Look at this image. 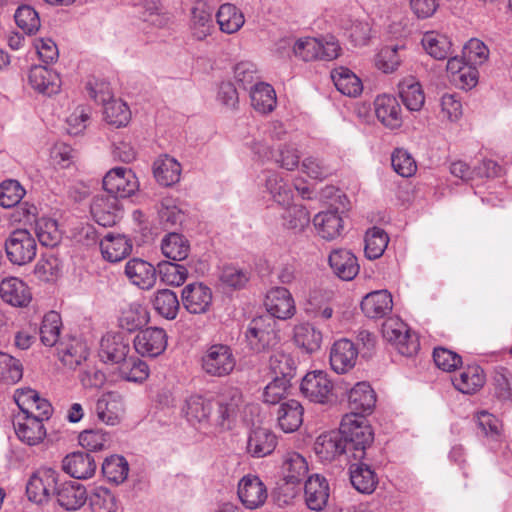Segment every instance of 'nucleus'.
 I'll return each instance as SVG.
<instances>
[{
	"instance_id": "f257e3e1",
	"label": "nucleus",
	"mask_w": 512,
	"mask_h": 512,
	"mask_svg": "<svg viewBox=\"0 0 512 512\" xmlns=\"http://www.w3.org/2000/svg\"><path fill=\"white\" fill-rule=\"evenodd\" d=\"M241 403V391L236 387H229L216 400L206 399L201 395H191L186 399L183 411L189 422L200 423L208 420L213 409L216 408L215 423L222 428L230 429Z\"/></svg>"
},
{
	"instance_id": "f03ea898",
	"label": "nucleus",
	"mask_w": 512,
	"mask_h": 512,
	"mask_svg": "<svg viewBox=\"0 0 512 512\" xmlns=\"http://www.w3.org/2000/svg\"><path fill=\"white\" fill-rule=\"evenodd\" d=\"M339 432L345 444L347 456L354 460H364L367 448L374 440L372 427L361 415H345L340 423Z\"/></svg>"
},
{
	"instance_id": "7ed1b4c3",
	"label": "nucleus",
	"mask_w": 512,
	"mask_h": 512,
	"mask_svg": "<svg viewBox=\"0 0 512 512\" xmlns=\"http://www.w3.org/2000/svg\"><path fill=\"white\" fill-rule=\"evenodd\" d=\"M278 322L271 315L254 317L245 332L248 348L255 353L268 352L280 342Z\"/></svg>"
},
{
	"instance_id": "20e7f679",
	"label": "nucleus",
	"mask_w": 512,
	"mask_h": 512,
	"mask_svg": "<svg viewBox=\"0 0 512 512\" xmlns=\"http://www.w3.org/2000/svg\"><path fill=\"white\" fill-rule=\"evenodd\" d=\"M202 371L210 376L222 378L235 369L236 357L229 345L216 343L206 347L200 357Z\"/></svg>"
},
{
	"instance_id": "39448f33",
	"label": "nucleus",
	"mask_w": 512,
	"mask_h": 512,
	"mask_svg": "<svg viewBox=\"0 0 512 512\" xmlns=\"http://www.w3.org/2000/svg\"><path fill=\"white\" fill-rule=\"evenodd\" d=\"M4 246L7 259L13 265H26L32 262L37 254L36 239L27 229L11 231Z\"/></svg>"
},
{
	"instance_id": "423d86ee",
	"label": "nucleus",
	"mask_w": 512,
	"mask_h": 512,
	"mask_svg": "<svg viewBox=\"0 0 512 512\" xmlns=\"http://www.w3.org/2000/svg\"><path fill=\"white\" fill-rule=\"evenodd\" d=\"M59 472L50 467L37 469L26 484V494L30 501L43 504L55 496L59 487Z\"/></svg>"
},
{
	"instance_id": "0eeeda50",
	"label": "nucleus",
	"mask_w": 512,
	"mask_h": 512,
	"mask_svg": "<svg viewBox=\"0 0 512 512\" xmlns=\"http://www.w3.org/2000/svg\"><path fill=\"white\" fill-rule=\"evenodd\" d=\"M300 391L311 402L330 404L336 401L333 382L323 371L308 372L302 379Z\"/></svg>"
},
{
	"instance_id": "6e6552de",
	"label": "nucleus",
	"mask_w": 512,
	"mask_h": 512,
	"mask_svg": "<svg viewBox=\"0 0 512 512\" xmlns=\"http://www.w3.org/2000/svg\"><path fill=\"white\" fill-rule=\"evenodd\" d=\"M383 336L393 345L398 352L406 357H412L420 349L418 336L407 328L406 324L398 320L390 319L383 324Z\"/></svg>"
},
{
	"instance_id": "1a4fd4ad",
	"label": "nucleus",
	"mask_w": 512,
	"mask_h": 512,
	"mask_svg": "<svg viewBox=\"0 0 512 512\" xmlns=\"http://www.w3.org/2000/svg\"><path fill=\"white\" fill-rule=\"evenodd\" d=\"M138 187L134 172L126 167H115L108 171L103 178V188L107 195H114L117 200L130 197Z\"/></svg>"
},
{
	"instance_id": "9d476101",
	"label": "nucleus",
	"mask_w": 512,
	"mask_h": 512,
	"mask_svg": "<svg viewBox=\"0 0 512 512\" xmlns=\"http://www.w3.org/2000/svg\"><path fill=\"white\" fill-rule=\"evenodd\" d=\"M21 412L22 415L16 416L13 421L17 437L29 446L39 444L46 436L43 421L34 417V412L29 408H22Z\"/></svg>"
},
{
	"instance_id": "9b49d317",
	"label": "nucleus",
	"mask_w": 512,
	"mask_h": 512,
	"mask_svg": "<svg viewBox=\"0 0 512 512\" xmlns=\"http://www.w3.org/2000/svg\"><path fill=\"white\" fill-rule=\"evenodd\" d=\"M133 344L136 352L141 356L155 358L166 350V331L159 327L140 330L135 336Z\"/></svg>"
},
{
	"instance_id": "f8f14e48",
	"label": "nucleus",
	"mask_w": 512,
	"mask_h": 512,
	"mask_svg": "<svg viewBox=\"0 0 512 512\" xmlns=\"http://www.w3.org/2000/svg\"><path fill=\"white\" fill-rule=\"evenodd\" d=\"M212 290L202 282L186 285L181 292L183 307L191 314L206 313L212 305Z\"/></svg>"
},
{
	"instance_id": "ddd939ff",
	"label": "nucleus",
	"mask_w": 512,
	"mask_h": 512,
	"mask_svg": "<svg viewBox=\"0 0 512 512\" xmlns=\"http://www.w3.org/2000/svg\"><path fill=\"white\" fill-rule=\"evenodd\" d=\"M129 351V339L121 333H107L100 341L99 357L105 363L122 364Z\"/></svg>"
},
{
	"instance_id": "4468645a",
	"label": "nucleus",
	"mask_w": 512,
	"mask_h": 512,
	"mask_svg": "<svg viewBox=\"0 0 512 512\" xmlns=\"http://www.w3.org/2000/svg\"><path fill=\"white\" fill-rule=\"evenodd\" d=\"M264 304L267 310L265 315H271L275 320L291 318L295 313L292 295L284 287H275L269 290Z\"/></svg>"
},
{
	"instance_id": "2eb2a0df",
	"label": "nucleus",
	"mask_w": 512,
	"mask_h": 512,
	"mask_svg": "<svg viewBox=\"0 0 512 512\" xmlns=\"http://www.w3.org/2000/svg\"><path fill=\"white\" fill-rule=\"evenodd\" d=\"M238 497L247 509L262 506L267 499V489L258 476L246 475L238 483Z\"/></svg>"
},
{
	"instance_id": "dca6fc26",
	"label": "nucleus",
	"mask_w": 512,
	"mask_h": 512,
	"mask_svg": "<svg viewBox=\"0 0 512 512\" xmlns=\"http://www.w3.org/2000/svg\"><path fill=\"white\" fill-rule=\"evenodd\" d=\"M90 212L94 221L103 227H111L119 218V200L114 195H96L90 205Z\"/></svg>"
},
{
	"instance_id": "f3484780",
	"label": "nucleus",
	"mask_w": 512,
	"mask_h": 512,
	"mask_svg": "<svg viewBox=\"0 0 512 512\" xmlns=\"http://www.w3.org/2000/svg\"><path fill=\"white\" fill-rule=\"evenodd\" d=\"M349 415H369L376 405V393L368 382H358L348 393Z\"/></svg>"
},
{
	"instance_id": "a211bd4d",
	"label": "nucleus",
	"mask_w": 512,
	"mask_h": 512,
	"mask_svg": "<svg viewBox=\"0 0 512 512\" xmlns=\"http://www.w3.org/2000/svg\"><path fill=\"white\" fill-rule=\"evenodd\" d=\"M329 495V484L324 476L313 474L308 477L304 486V497L310 510L322 511L327 505Z\"/></svg>"
},
{
	"instance_id": "6ab92c4d",
	"label": "nucleus",
	"mask_w": 512,
	"mask_h": 512,
	"mask_svg": "<svg viewBox=\"0 0 512 512\" xmlns=\"http://www.w3.org/2000/svg\"><path fill=\"white\" fill-rule=\"evenodd\" d=\"M124 273L133 285L143 290L151 289L157 280V269L140 258L130 259L125 265Z\"/></svg>"
},
{
	"instance_id": "aec40b11",
	"label": "nucleus",
	"mask_w": 512,
	"mask_h": 512,
	"mask_svg": "<svg viewBox=\"0 0 512 512\" xmlns=\"http://www.w3.org/2000/svg\"><path fill=\"white\" fill-rule=\"evenodd\" d=\"M96 460L90 453L77 451L68 454L62 461V469L75 479H88L95 474Z\"/></svg>"
},
{
	"instance_id": "412c9836",
	"label": "nucleus",
	"mask_w": 512,
	"mask_h": 512,
	"mask_svg": "<svg viewBox=\"0 0 512 512\" xmlns=\"http://www.w3.org/2000/svg\"><path fill=\"white\" fill-rule=\"evenodd\" d=\"M28 81L34 90L49 96L58 93L61 87L59 74L42 65H34L30 68Z\"/></svg>"
},
{
	"instance_id": "4be33fe9",
	"label": "nucleus",
	"mask_w": 512,
	"mask_h": 512,
	"mask_svg": "<svg viewBox=\"0 0 512 512\" xmlns=\"http://www.w3.org/2000/svg\"><path fill=\"white\" fill-rule=\"evenodd\" d=\"M356 345L346 339L336 341L330 351V364L337 373H345L352 369L358 356Z\"/></svg>"
},
{
	"instance_id": "5701e85b",
	"label": "nucleus",
	"mask_w": 512,
	"mask_h": 512,
	"mask_svg": "<svg viewBox=\"0 0 512 512\" xmlns=\"http://www.w3.org/2000/svg\"><path fill=\"white\" fill-rule=\"evenodd\" d=\"M55 497L58 504L69 511L80 509L88 500L85 486L77 481L60 483Z\"/></svg>"
},
{
	"instance_id": "b1692460",
	"label": "nucleus",
	"mask_w": 512,
	"mask_h": 512,
	"mask_svg": "<svg viewBox=\"0 0 512 512\" xmlns=\"http://www.w3.org/2000/svg\"><path fill=\"white\" fill-rule=\"evenodd\" d=\"M377 119L389 129H397L402 125L401 106L396 97L380 95L374 101Z\"/></svg>"
},
{
	"instance_id": "393cba45",
	"label": "nucleus",
	"mask_w": 512,
	"mask_h": 512,
	"mask_svg": "<svg viewBox=\"0 0 512 512\" xmlns=\"http://www.w3.org/2000/svg\"><path fill=\"white\" fill-rule=\"evenodd\" d=\"M2 300L14 307H26L32 300L29 287L17 277L5 278L0 283Z\"/></svg>"
},
{
	"instance_id": "a878e982",
	"label": "nucleus",
	"mask_w": 512,
	"mask_h": 512,
	"mask_svg": "<svg viewBox=\"0 0 512 512\" xmlns=\"http://www.w3.org/2000/svg\"><path fill=\"white\" fill-rule=\"evenodd\" d=\"M314 451L322 461L331 462L337 457L346 454L342 434L338 430H332L321 434L314 443Z\"/></svg>"
},
{
	"instance_id": "bb28decb",
	"label": "nucleus",
	"mask_w": 512,
	"mask_h": 512,
	"mask_svg": "<svg viewBox=\"0 0 512 512\" xmlns=\"http://www.w3.org/2000/svg\"><path fill=\"white\" fill-rule=\"evenodd\" d=\"M277 436L269 429L257 427L251 430L247 440V453L253 458H262L273 453Z\"/></svg>"
},
{
	"instance_id": "cd10ccee",
	"label": "nucleus",
	"mask_w": 512,
	"mask_h": 512,
	"mask_svg": "<svg viewBox=\"0 0 512 512\" xmlns=\"http://www.w3.org/2000/svg\"><path fill=\"white\" fill-rule=\"evenodd\" d=\"M356 461L349 466L350 482L359 493L372 494L378 485V476L369 464Z\"/></svg>"
},
{
	"instance_id": "c85d7f7f",
	"label": "nucleus",
	"mask_w": 512,
	"mask_h": 512,
	"mask_svg": "<svg viewBox=\"0 0 512 512\" xmlns=\"http://www.w3.org/2000/svg\"><path fill=\"white\" fill-rule=\"evenodd\" d=\"M329 265L333 272L345 281L354 279L360 269L357 257L346 249L332 251L329 255Z\"/></svg>"
},
{
	"instance_id": "c756f323",
	"label": "nucleus",
	"mask_w": 512,
	"mask_h": 512,
	"mask_svg": "<svg viewBox=\"0 0 512 512\" xmlns=\"http://www.w3.org/2000/svg\"><path fill=\"white\" fill-rule=\"evenodd\" d=\"M360 307L368 318H383L392 310V295L387 290L373 291L362 299Z\"/></svg>"
},
{
	"instance_id": "7c9ffc66",
	"label": "nucleus",
	"mask_w": 512,
	"mask_h": 512,
	"mask_svg": "<svg viewBox=\"0 0 512 512\" xmlns=\"http://www.w3.org/2000/svg\"><path fill=\"white\" fill-rule=\"evenodd\" d=\"M213 9L204 1H197L191 9V31L194 39L203 41L213 28Z\"/></svg>"
},
{
	"instance_id": "2f4dec72",
	"label": "nucleus",
	"mask_w": 512,
	"mask_h": 512,
	"mask_svg": "<svg viewBox=\"0 0 512 512\" xmlns=\"http://www.w3.org/2000/svg\"><path fill=\"white\" fill-rule=\"evenodd\" d=\"M103 258L109 262H119L132 251L131 240L124 235L106 234L100 241Z\"/></svg>"
},
{
	"instance_id": "473e14b6",
	"label": "nucleus",
	"mask_w": 512,
	"mask_h": 512,
	"mask_svg": "<svg viewBox=\"0 0 512 512\" xmlns=\"http://www.w3.org/2000/svg\"><path fill=\"white\" fill-rule=\"evenodd\" d=\"M303 414L304 408L299 401L295 399L284 401L278 408V425L285 433H292L303 423Z\"/></svg>"
},
{
	"instance_id": "72a5a7b5",
	"label": "nucleus",
	"mask_w": 512,
	"mask_h": 512,
	"mask_svg": "<svg viewBox=\"0 0 512 512\" xmlns=\"http://www.w3.org/2000/svg\"><path fill=\"white\" fill-rule=\"evenodd\" d=\"M150 303L155 312L167 320L176 319L180 310L177 294L168 288L155 291L150 298Z\"/></svg>"
},
{
	"instance_id": "f704fd0d",
	"label": "nucleus",
	"mask_w": 512,
	"mask_h": 512,
	"mask_svg": "<svg viewBox=\"0 0 512 512\" xmlns=\"http://www.w3.org/2000/svg\"><path fill=\"white\" fill-rule=\"evenodd\" d=\"M265 187L272 199L282 207L289 206L293 201L294 192L290 184L276 171L266 170Z\"/></svg>"
},
{
	"instance_id": "c9c22d12",
	"label": "nucleus",
	"mask_w": 512,
	"mask_h": 512,
	"mask_svg": "<svg viewBox=\"0 0 512 512\" xmlns=\"http://www.w3.org/2000/svg\"><path fill=\"white\" fill-rule=\"evenodd\" d=\"M153 174L160 185L170 187L180 180L181 165L169 155H163L154 161Z\"/></svg>"
},
{
	"instance_id": "e433bc0d",
	"label": "nucleus",
	"mask_w": 512,
	"mask_h": 512,
	"mask_svg": "<svg viewBox=\"0 0 512 512\" xmlns=\"http://www.w3.org/2000/svg\"><path fill=\"white\" fill-rule=\"evenodd\" d=\"M398 94L409 111H419L425 102L421 84L415 77H407L398 83Z\"/></svg>"
},
{
	"instance_id": "4c0bfd02",
	"label": "nucleus",
	"mask_w": 512,
	"mask_h": 512,
	"mask_svg": "<svg viewBox=\"0 0 512 512\" xmlns=\"http://www.w3.org/2000/svg\"><path fill=\"white\" fill-rule=\"evenodd\" d=\"M313 224L317 233L326 240H333L343 231V219L336 210L322 211L315 215Z\"/></svg>"
},
{
	"instance_id": "58836bf2",
	"label": "nucleus",
	"mask_w": 512,
	"mask_h": 512,
	"mask_svg": "<svg viewBox=\"0 0 512 512\" xmlns=\"http://www.w3.org/2000/svg\"><path fill=\"white\" fill-rule=\"evenodd\" d=\"M15 401L22 408H29L34 412V417L41 421L48 420L53 412L52 405L46 400L40 398L35 390L27 389L15 397Z\"/></svg>"
},
{
	"instance_id": "ea45409f",
	"label": "nucleus",
	"mask_w": 512,
	"mask_h": 512,
	"mask_svg": "<svg viewBox=\"0 0 512 512\" xmlns=\"http://www.w3.org/2000/svg\"><path fill=\"white\" fill-rule=\"evenodd\" d=\"M295 344L308 354L317 352L321 348L322 332L312 324L302 323L294 327Z\"/></svg>"
},
{
	"instance_id": "a19ab883",
	"label": "nucleus",
	"mask_w": 512,
	"mask_h": 512,
	"mask_svg": "<svg viewBox=\"0 0 512 512\" xmlns=\"http://www.w3.org/2000/svg\"><path fill=\"white\" fill-rule=\"evenodd\" d=\"M308 463L298 452H287L283 458L282 471L288 484H299L308 473Z\"/></svg>"
},
{
	"instance_id": "79ce46f5",
	"label": "nucleus",
	"mask_w": 512,
	"mask_h": 512,
	"mask_svg": "<svg viewBox=\"0 0 512 512\" xmlns=\"http://www.w3.org/2000/svg\"><path fill=\"white\" fill-rule=\"evenodd\" d=\"M454 387L463 394L477 392L485 383V375L478 365L466 367L459 376L452 379Z\"/></svg>"
},
{
	"instance_id": "37998d69",
	"label": "nucleus",
	"mask_w": 512,
	"mask_h": 512,
	"mask_svg": "<svg viewBox=\"0 0 512 512\" xmlns=\"http://www.w3.org/2000/svg\"><path fill=\"white\" fill-rule=\"evenodd\" d=\"M57 352L61 362L70 369L81 365L88 356L86 344L76 338H72L67 343L60 342L57 345Z\"/></svg>"
},
{
	"instance_id": "c03bdc74",
	"label": "nucleus",
	"mask_w": 512,
	"mask_h": 512,
	"mask_svg": "<svg viewBox=\"0 0 512 512\" xmlns=\"http://www.w3.org/2000/svg\"><path fill=\"white\" fill-rule=\"evenodd\" d=\"M161 250L166 258L173 261H182L189 255L190 243L184 235L170 232L162 239Z\"/></svg>"
},
{
	"instance_id": "a18cd8bd",
	"label": "nucleus",
	"mask_w": 512,
	"mask_h": 512,
	"mask_svg": "<svg viewBox=\"0 0 512 512\" xmlns=\"http://www.w3.org/2000/svg\"><path fill=\"white\" fill-rule=\"evenodd\" d=\"M331 78L335 87L343 95L358 96L363 89L362 82L350 69L339 67L331 72Z\"/></svg>"
},
{
	"instance_id": "49530a36",
	"label": "nucleus",
	"mask_w": 512,
	"mask_h": 512,
	"mask_svg": "<svg viewBox=\"0 0 512 512\" xmlns=\"http://www.w3.org/2000/svg\"><path fill=\"white\" fill-rule=\"evenodd\" d=\"M425 51L437 60H444L452 54L450 39L435 31L426 32L422 38Z\"/></svg>"
},
{
	"instance_id": "de8ad7c7",
	"label": "nucleus",
	"mask_w": 512,
	"mask_h": 512,
	"mask_svg": "<svg viewBox=\"0 0 512 512\" xmlns=\"http://www.w3.org/2000/svg\"><path fill=\"white\" fill-rule=\"evenodd\" d=\"M250 90L251 104L260 113L271 112L276 105V95L273 87L267 83L259 82Z\"/></svg>"
},
{
	"instance_id": "09e8293b",
	"label": "nucleus",
	"mask_w": 512,
	"mask_h": 512,
	"mask_svg": "<svg viewBox=\"0 0 512 512\" xmlns=\"http://www.w3.org/2000/svg\"><path fill=\"white\" fill-rule=\"evenodd\" d=\"M216 18L220 29L228 34L237 32L245 22L242 12L230 3L220 6Z\"/></svg>"
},
{
	"instance_id": "8fccbe9b",
	"label": "nucleus",
	"mask_w": 512,
	"mask_h": 512,
	"mask_svg": "<svg viewBox=\"0 0 512 512\" xmlns=\"http://www.w3.org/2000/svg\"><path fill=\"white\" fill-rule=\"evenodd\" d=\"M158 215L160 223L165 230L181 226L186 218L184 212L171 197H165L161 200Z\"/></svg>"
},
{
	"instance_id": "3c124183",
	"label": "nucleus",
	"mask_w": 512,
	"mask_h": 512,
	"mask_svg": "<svg viewBox=\"0 0 512 512\" xmlns=\"http://www.w3.org/2000/svg\"><path fill=\"white\" fill-rule=\"evenodd\" d=\"M364 241L366 257L374 260L383 255L389 243V237L382 228L375 226L367 230Z\"/></svg>"
},
{
	"instance_id": "603ef678",
	"label": "nucleus",
	"mask_w": 512,
	"mask_h": 512,
	"mask_svg": "<svg viewBox=\"0 0 512 512\" xmlns=\"http://www.w3.org/2000/svg\"><path fill=\"white\" fill-rule=\"evenodd\" d=\"M149 321L148 311L140 304H131L119 318V326L128 332L141 329Z\"/></svg>"
},
{
	"instance_id": "864d4df0",
	"label": "nucleus",
	"mask_w": 512,
	"mask_h": 512,
	"mask_svg": "<svg viewBox=\"0 0 512 512\" xmlns=\"http://www.w3.org/2000/svg\"><path fill=\"white\" fill-rule=\"evenodd\" d=\"M269 368L274 378L288 380V382L296 374V363L293 357L284 352H276L270 356Z\"/></svg>"
},
{
	"instance_id": "5fc2aeb1",
	"label": "nucleus",
	"mask_w": 512,
	"mask_h": 512,
	"mask_svg": "<svg viewBox=\"0 0 512 512\" xmlns=\"http://www.w3.org/2000/svg\"><path fill=\"white\" fill-rule=\"evenodd\" d=\"M101 469L109 482L120 484L128 476L129 465L123 456L112 455L104 459Z\"/></svg>"
},
{
	"instance_id": "6e6d98bb",
	"label": "nucleus",
	"mask_w": 512,
	"mask_h": 512,
	"mask_svg": "<svg viewBox=\"0 0 512 512\" xmlns=\"http://www.w3.org/2000/svg\"><path fill=\"white\" fill-rule=\"evenodd\" d=\"M103 115L107 124L116 128L126 126L131 118L129 107L120 99H115L105 104Z\"/></svg>"
},
{
	"instance_id": "4d7b16f0",
	"label": "nucleus",
	"mask_w": 512,
	"mask_h": 512,
	"mask_svg": "<svg viewBox=\"0 0 512 512\" xmlns=\"http://www.w3.org/2000/svg\"><path fill=\"white\" fill-rule=\"evenodd\" d=\"M62 321L59 313L56 311H50L43 317L42 324L40 327V339L45 346L58 345L60 342V328Z\"/></svg>"
},
{
	"instance_id": "13d9d810",
	"label": "nucleus",
	"mask_w": 512,
	"mask_h": 512,
	"mask_svg": "<svg viewBox=\"0 0 512 512\" xmlns=\"http://www.w3.org/2000/svg\"><path fill=\"white\" fill-rule=\"evenodd\" d=\"M286 210L282 215L283 225L294 232H302L310 223L308 210L299 204L285 206Z\"/></svg>"
},
{
	"instance_id": "bf43d9fd",
	"label": "nucleus",
	"mask_w": 512,
	"mask_h": 512,
	"mask_svg": "<svg viewBox=\"0 0 512 512\" xmlns=\"http://www.w3.org/2000/svg\"><path fill=\"white\" fill-rule=\"evenodd\" d=\"M92 512H116L117 501L114 494L107 488L95 487L88 496Z\"/></svg>"
},
{
	"instance_id": "052dcab7",
	"label": "nucleus",
	"mask_w": 512,
	"mask_h": 512,
	"mask_svg": "<svg viewBox=\"0 0 512 512\" xmlns=\"http://www.w3.org/2000/svg\"><path fill=\"white\" fill-rule=\"evenodd\" d=\"M157 273L160 280L170 286H180L188 277V269L184 265L169 261L160 262Z\"/></svg>"
},
{
	"instance_id": "680f3d73",
	"label": "nucleus",
	"mask_w": 512,
	"mask_h": 512,
	"mask_svg": "<svg viewBox=\"0 0 512 512\" xmlns=\"http://www.w3.org/2000/svg\"><path fill=\"white\" fill-rule=\"evenodd\" d=\"M61 271V262L56 255L49 252L44 254L36 263L34 268L35 276L44 282L56 280Z\"/></svg>"
},
{
	"instance_id": "e2e57ef3",
	"label": "nucleus",
	"mask_w": 512,
	"mask_h": 512,
	"mask_svg": "<svg viewBox=\"0 0 512 512\" xmlns=\"http://www.w3.org/2000/svg\"><path fill=\"white\" fill-rule=\"evenodd\" d=\"M149 366L138 357H128L120 367L121 377L130 382L142 383L149 376Z\"/></svg>"
},
{
	"instance_id": "0e129e2a",
	"label": "nucleus",
	"mask_w": 512,
	"mask_h": 512,
	"mask_svg": "<svg viewBox=\"0 0 512 512\" xmlns=\"http://www.w3.org/2000/svg\"><path fill=\"white\" fill-rule=\"evenodd\" d=\"M25 194L26 190L18 180L6 179L0 183V205L4 208L20 204Z\"/></svg>"
},
{
	"instance_id": "69168bd1",
	"label": "nucleus",
	"mask_w": 512,
	"mask_h": 512,
	"mask_svg": "<svg viewBox=\"0 0 512 512\" xmlns=\"http://www.w3.org/2000/svg\"><path fill=\"white\" fill-rule=\"evenodd\" d=\"M14 18L17 26L28 35L35 34L41 25L38 12L29 5L19 6Z\"/></svg>"
},
{
	"instance_id": "338daca9",
	"label": "nucleus",
	"mask_w": 512,
	"mask_h": 512,
	"mask_svg": "<svg viewBox=\"0 0 512 512\" xmlns=\"http://www.w3.org/2000/svg\"><path fill=\"white\" fill-rule=\"evenodd\" d=\"M22 376L23 366L20 360L0 352V378L7 383L15 384L22 379Z\"/></svg>"
},
{
	"instance_id": "774afa93",
	"label": "nucleus",
	"mask_w": 512,
	"mask_h": 512,
	"mask_svg": "<svg viewBox=\"0 0 512 512\" xmlns=\"http://www.w3.org/2000/svg\"><path fill=\"white\" fill-rule=\"evenodd\" d=\"M36 236L41 245L54 247L60 241L57 222L53 219L41 218L36 222Z\"/></svg>"
}]
</instances>
